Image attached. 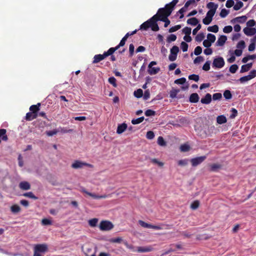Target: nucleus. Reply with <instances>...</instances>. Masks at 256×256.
I'll list each match as a JSON object with an SVG mask.
<instances>
[{
  "label": "nucleus",
  "instance_id": "34",
  "mask_svg": "<svg viewBox=\"0 0 256 256\" xmlns=\"http://www.w3.org/2000/svg\"><path fill=\"white\" fill-rule=\"evenodd\" d=\"M22 195L24 196L30 198L34 200H37L38 198L35 196L32 192L24 193Z\"/></svg>",
  "mask_w": 256,
  "mask_h": 256
},
{
  "label": "nucleus",
  "instance_id": "22",
  "mask_svg": "<svg viewBox=\"0 0 256 256\" xmlns=\"http://www.w3.org/2000/svg\"><path fill=\"white\" fill-rule=\"evenodd\" d=\"M206 7H207V8L210 9L209 10H212V11L214 12V14H215L216 12V9L218 7V4H215L213 2H209L206 4Z\"/></svg>",
  "mask_w": 256,
  "mask_h": 256
},
{
  "label": "nucleus",
  "instance_id": "56",
  "mask_svg": "<svg viewBox=\"0 0 256 256\" xmlns=\"http://www.w3.org/2000/svg\"><path fill=\"white\" fill-rule=\"evenodd\" d=\"M146 137L148 140H152L154 137V132L150 130L146 132Z\"/></svg>",
  "mask_w": 256,
  "mask_h": 256
},
{
  "label": "nucleus",
  "instance_id": "7",
  "mask_svg": "<svg viewBox=\"0 0 256 256\" xmlns=\"http://www.w3.org/2000/svg\"><path fill=\"white\" fill-rule=\"evenodd\" d=\"M170 54L168 56V59L171 62L174 61L177 58L178 53L179 52V48L176 46H174L170 49Z\"/></svg>",
  "mask_w": 256,
  "mask_h": 256
},
{
  "label": "nucleus",
  "instance_id": "36",
  "mask_svg": "<svg viewBox=\"0 0 256 256\" xmlns=\"http://www.w3.org/2000/svg\"><path fill=\"white\" fill-rule=\"evenodd\" d=\"M159 20L164 22V27L166 28L170 24V20L168 19V17L165 16L164 18H158Z\"/></svg>",
  "mask_w": 256,
  "mask_h": 256
},
{
  "label": "nucleus",
  "instance_id": "1",
  "mask_svg": "<svg viewBox=\"0 0 256 256\" xmlns=\"http://www.w3.org/2000/svg\"><path fill=\"white\" fill-rule=\"evenodd\" d=\"M48 246L46 244H34L33 256H44V254L48 252Z\"/></svg>",
  "mask_w": 256,
  "mask_h": 256
},
{
  "label": "nucleus",
  "instance_id": "58",
  "mask_svg": "<svg viewBox=\"0 0 256 256\" xmlns=\"http://www.w3.org/2000/svg\"><path fill=\"white\" fill-rule=\"evenodd\" d=\"M202 52V48L200 46H197L194 50V54L196 56L200 55Z\"/></svg>",
  "mask_w": 256,
  "mask_h": 256
},
{
  "label": "nucleus",
  "instance_id": "29",
  "mask_svg": "<svg viewBox=\"0 0 256 256\" xmlns=\"http://www.w3.org/2000/svg\"><path fill=\"white\" fill-rule=\"evenodd\" d=\"M125 44H126V42L124 41V40L122 39L120 44L118 46H116L114 48H110V50H112V52H113V54H114L115 51L118 50L120 46H124Z\"/></svg>",
  "mask_w": 256,
  "mask_h": 256
},
{
  "label": "nucleus",
  "instance_id": "41",
  "mask_svg": "<svg viewBox=\"0 0 256 256\" xmlns=\"http://www.w3.org/2000/svg\"><path fill=\"white\" fill-rule=\"evenodd\" d=\"M143 91L142 89H138L134 92V96L137 98H140L142 96Z\"/></svg>",
  "mask_w": 256,
  "mask_h": 256
},
{
  "label": "nucleus",
  "instance_id": "53",
  "mask_svg": "<svg viewBox=\"0 0 256 256\" xmlns=\"http://www.w3.org/2000/svg\"><path fill=\"white\" fill-rule=\"evenodd\" d=\"M186 82V79L184 78H182L175 80L174 83L178 84H182Z\"/></svg>",
  "mask_w": 256,
  "mask_h": 256
},
{
  "label": "nucleus",
  "instance_id": "64",
  "mask_svg": "<svg viewBox=\"0 0 256 256\" xmlns=\"http://www.w3.org/2000/svg\"><path fill=\"white\" fill-rule=\"evenodd\" d=\"M232 30V28L231 26H227L224 27L223 31L224 33H230Z\"/></svg>",
  "mask_w": 256,
  "mask_h": 256
},
{
  "label": "nucleus",
  "instance_id": "24",
  "mask_svg": "<svg viewBox=\"0 0 256 256\" xmlns=\"http://www.w3.org/2000/svg\"><path fill=\"white\" fill-rule=\"evenodd\" d=\"M40 103H38L36 104L32 105L30 108V110L32 113L38 114V112L40 110Z\"/></svg>",
  "mask_w": 256,
  "mask_h": 256
},
{
  "label": "nucleus",
  "instance_id": "35",
  "mask_svg": "<svg viewBox=\"0 0 256 256\" xmlns=\"http://www.w3.org/2000/svg\"><path fill=\"white\" fill-rule=\"evenodd\" d=\"M144 120V117L142 116L136 119H133L132 120V123L133 124H137L142 122Z\"/></svg>",
  "mask_w": 256,
  "mask_h": 256
},
{
  "label": "nucleus",
  "instance_id": "4",
  "mask_svg": "<svg viewBox=\"0 0 256 256\" xmlns=\"http://www.w3.org/2000/svg\"><path fill=\"white\" fill-rule=\"evenodd\" d=\"M178 2V0H173L172 2L166 4L165 6V7L164 8L166 9V11L167 12L166 16H170V15L171 13L174 9L175 6Z\"/></svg>",
  "mask_w": 256,
  "mask_h": 256
},
{
  "label": "nucleus",
  "instance_id": "59",
  "mask_svg": "<svg viewBox=\"0 0 256 256\" xmlns=\"http://www.w3.org/2000/svg\"><path fill=\"white\" fill-rule=\"evenodd\" d=\"M188 159L181 160L178 161V164L180 166H185L188 164Z\"/></svg>",
  "mask_w": 256,
  "mask_h": 256
},
{
  "label": "nucleus",
  "instance_id": "23",
  "mask_svg": "<svg viewBox=\"0 0 256 256\" xmlns=\"http://www.w3.org/2000/svg\"><path fill=\"white\" fill-rule=\"evenodd\" d=\"M38 114H35L32 112H28L26 114L25 119L26 120L30 121L38 117Z\"/></svg>",
  "mask_w": 256,
  "mask_h": 256
},
{
  "label": "nucleus",
  "instance_id": "62",
  "mask_svg": "<svg viewBox=\"0 0 256 256\" xmlns=\"http://www.w3.org/2000/svg\"><path fill=\"white\" fill-rule=\"evenodd\" d=\"M250 76H249L248 75V76H242V77H241L240 79H239V80L240 82H241V83H243L245 82H247L248 80H250Z\"/></svg>",
  "mask_w": 256,
  "mask_h": 256
},
{
  "label": "nucleus",
  "instance_id": "10",
  "mask_svg": "<svg viewBox=\"0 0 256 256\" xmlns=\"http://www.w3.org/2000/svg\"><path fill=\"white\" fill-rule=\"evenodd\" d=\"M215 14L212 10H208L206 13V16L202 20L203 23L206 25L209 24L212 20V18Z\"/></svg>",
  "mask_w": 256,
  "mask_h": 256
},
{
  "label": "nucleus",
  "instance_id": "12",
  "mask_svg": "<svg viewBox=\"0 0 256 256\" xmlns=\"http://www.w3.org/2000/svg\"><path fill=\"white\" fill-rule=\"evenodd\" d=\"M152 18H154L151 22L150 28L152 31L157 32L160 29L156 22L159 20L158 18H156V16H154Z\"/></svg>",
  "mask_w": 256,
  "mask_h": 256
},
{
  "label": "nucleus",
  "instance_id": "14",
  "mask_svg": "<svg viewBox=\"0 0 256 256\" xmlns=\"http://www.w3.org/2000/svg\"><path fill=\"white\" fill-rule=\"evenodd\" d=\"M154 18L152 17L148 20L144 22L140 25V29L142 30H147L149 28H150L151 22Z\"/></svg>",
  "mask_w": 256,
  "mask_h": 256
},
{
  "label": "nucleus",
  "instance_id": "20",
  "mask_svg": "<svg viewBox=\"0 0 256 256\" xmlns=\"http://www.w3.org/2000/svg\"><path fill=\"white\" fill-rule=\"evenodd\" d=\"M128 128V126L126 123H122L120 124H118L116 130V133L118 134H121L124 132Z\"/></svg>",
  "mask_w": 256,
  "mask_h": 256
},
{
  "label": "nucleus",
  "instance_id": "27",
  "mask_svg": "<svg viewBox=\"0 0 256 256\" xmlns=\"http://www.w3.org/2000/svg\"><path fill=\"white\" fill-rule=\"evenodd\" d=\"M226 118L224 115L218 116L216 118L217 123L220 124L226 123Z\"/></svg>",
  "mask_w": 256,
  "mask_h": 256
},
{
  "label": "nucleus",
  "instance_id": "13",
  "mask_svg": "<svg viewBox=\"0 0 256 256\" xmlns=\"http://www.w3.org/2000/svg\"><path fill=\"white\" fill-rule=\"evenodd\" d=\"M247 18H248L246 16H238V17L235 18H233L231 22L232 24H234L236 22L244 24L246 22Z\"/></svg>",
  "mask_w": 256,
  "mask_h": 256
},
{
  "label": "nucleus",
  "instance_id": "33",
  "mask_svg": "<svg viewBox=\"0 0 256 256\" xmlns=\"http://www.w3.org/2000/svg\"><path fill=\"white\" fill-rule=\"evenodd\" d=\"M190 150V146L189 145L187 144H182L180 146V150L182 152H186L189 151Z\"/></svg>",
  "mask_w": 256,
  "mask_h": 256
},
{
  "label": "nucleus",
  "instance_id": "38",
  "mask_svg": "<svg viewBox=\"0 0 256 256\" xmlns=\"http://www.w3.org/2000/svg\"><path fill=\"white\" fill-rule=\"evenodd\" d=\"M200 206V202L198 200H194L190 204V208L192 210L197 209Z\"/></svg>",
  "mask_w": 256,
  "mask_h": 256
},
{
  "label": "nucleus",
  "instance_id": "47",
  "mask_svg": "<svg viewBox=\"0 0 256 256\" xmlns=\"http://www.w3.org/2000/svg\"><path fill=\"white\" fill-rule=\"evenodd\" d=\"M208 40L211 43H213L216 40V36L212 34H208L207 35Z\"/></svg>",
  "mask_w": 256,
  "mask_h": 256
},
{
  "label": "nucleus",
  "instance_id": "40",
  "mask_svg": "<svg viewBox=\"0 0 256 256\" xmlns=\"http://www.w3.org/2000/svg\"><path fill=\"white\" fill-rule=\"evenodd\" d=\"M208 30L216 33L218 31V26L217 25L209 26L208 28Z\"/></svg>",
  "mask_w": 256,
  "mask_h": 256
},
{
  "label": "nucleus",
  "instance_id": "19",
  "mask_svg": "<svg viewBox=\"0 0 256 256\" xmlns=\"http://www.w3.org/2000/svg\"><path fill=\"white\" fill-rule=\"evenodd\" d=\"M226 40H227V37L226 36H224V35L220 36V38H218L216 42V45L218 46H222L224 44Z\"/></svg>",
  "mask_w": 256,
  "mask_h": 256
},
{
  "label": "nucleus",
  "instance_id": "16",
  "mask_svg": "<svg viewBox=\"0 0 256 256\" xmlns=\"http://www.w3.org/2000/svg\"><path fill=\"white\" fill-rule=\"evenodd\" d=\"M244 32L248 36H252L256 34V29L254 28H245L243 30Z\"/></svg>",
  "mask_w": 256,
  "mask_h": 256
},
{
  "label": "nucleus",
  "instance_id": "26",
  "mask_svg": "<svg viewBox=\"0 0 256 256\" xmlns=\"http://www.w3.org/2000/svg\"><path fill=\"white\" fill-rule=\"evenodd\" d=\"M210 172H217L218 170L222 168V166L218 164H213L210 165Z\"/></svg>",
  "mask_w": 256,
  "mask_h": 256
},
{
  "label": "nucleus",
  "instance_id": "9",
  "mask_svg": "<svg viewBox=\"0 0 256 256\" xmlns=\"http://www.w3.org/2000/svg\"><path fill=\"white\" fill-rule=\"evenodd\" d=\"M156 64V62L155 61L151 62L148 64V72L150 75L156 74H158L160 70V68L152 67L153 66Z\"/></svg>",
  "mask_w": 256,
  "mask_h": 256
},
{
  "label": "nucleus",
  "instance_id": "8",
  "mask_svg": "<svg viewBox=\"0 0 256 256\" xmlns=\"http://www.w3.org/2000/svg\"><path fill=\"white\" fill-rule=\"evenodd\" d=\"M206 158V156H203L192 158L190 162L192 166L195 167L202 164Z\"/></svg>",
  "mask_w": 256,
  "mask_h": 256
},
{
  "label": "nucleus",
  "instance_id": "15",
  "mask_svg": "<svg viewBox=\"0 0 256 256\" xmlns=\"http://www.w3.org/2000/svg\"><path fill=\"white\" fill-rule=\"evenodd\" d=\"M167 12L166 11V9L164 8H160L158 9L156 14L154 16H156V18H164L165 16L168 17L167 16Z\"/></svg>",
  "mask_w": 256,
  "mask_h": 256
},
{
  "label": "nucleus",
  "instance_id": "60",
  "mask_svg": "<svg viewBox=\"0 0 256 256\" xmlns=\"http://www.w3.org/2000/svg\"><path fill=\"white\" fill-rule=\"evenodd\" d=\"M58 132V131L57 130L54 129L52 130L46 131V134L47 136H51L54 134H56Z\"/></svg>",
  "mask_w": 256,
  "mask_h": 256
},
{
  "label": "nucleus",
  "instance_id": "32",
  "mask_svg": "<svg viewBox=\"0 0 256 256\" xmlns=\"http://www.w3.org/2000/svg\"><path fill=\"white\" fill-rule=\"evenodd\" d=\"M10 210L13 213H18L20 211V208L17 204H14L10 207Z\"/></svg>",
  "mask_w": 256,
  "mask_h": 256
},
{
  "label": "nucleus",
  "instance_id": "30",
  "mask_svg": "<svg viewBox=\"0 0 256 256\" xmlns=\"http://www.w3.org/2000/svg\"><path fill=\"white\" fill-rule=\"evenodd\" d=\"M180 92L179 89L172 88L170 92V96L172 98H176L177 94Z\"/></svg>",
  "mask_w": 256,
  "mask_h": 256
},
{
  "label": "nucleus",
  "instance_id": "43",
  "mask_svg": "<svg viewBox=\"0 0 256 256\" xmlns=\"http://www.w3.org/2000/svg\"><path fill=\"white\" fill-rule=\"evenodd\" d=\"M224 96L226 100H230L232 98V95L229 90H226L224 92Z\"/></svg>",
  "mask_w": 256,
  "mask_h": 256
},
{
  "label": "nucleus",
  "instance_id": "44",
  "mask_svg": "<svg viewBox=\"0 0 256 256\" xmlns=\"http://www.w3.org/2000/svg\"><path fill=\"white\" fill-rule=\"evenodd\" d=\"M108 82L112 84L114 88L117 86V84L116 83V80L114 76H112L108 78Z\"/></svg>",
  "mask_w": 256,
  "mask_h": 256
},
{
  "label": "nucleus",
  "instance_id": "55",
  "mask_svg": "<svg viewBox=\"0 0 256 256\" xmlns=\"http://www.w3.org/2000/svg\"><path fill=\"white\" fill-rule=\"evenodd\" d=\"M180 28H181V26L180 25V24L176 25V26H172V28H170L169 29L168 32H173L177 31L178 30L180 29Z\"/></svg>",
  "mask_w": 256,
  "mask_h": 256
},
{
  "label": "nucleus",
  "instance_id": "49",
  "mask_svg": "<svg viewBox=\"0 0 256 256\" xmlns=\"http://www.w3.org/2000/svg\"><path fill=\"white\" fill-rule=\"evenodd\" d=\"M210 61L208 60L204 64L202 70L205 71H208L210 69Z\"/></svg>",
  "mask_w": 256,
  "mask_h": 256
},
{
  "label": "nucleus",
  "instance_id": "37",
  "mask_svg": "<svg viewBox=\"0 0 256 256\" xmlns=\"http://www.w3.org/2000/svg\"><path fill=\"white\" fill-rule=\"evenodd\" d=\"M98 222V219L96 218H94L88 220V224L92 227H94L96 226Z\"/></svg>",
  "mask_w": 256,
  "mask_h": 256
},
{
  "label": "nucleus",
  "instance_id": "45",
  "mask_svg": "<svg viewBox=\"0 0 256 256\" xmlns=\"http://www.w3.org/2000/svg\"><path fill=\"white\" fill-rule=\"evenodd\" d=\"M158 144L160 146H166V142L162 136H159L158 138Z\"/></svg>",
  "mask_w": 256,
  "mask_h": 256
},
{
  "label": "nucleus",
  "instance_id": "2",
  "mask_svg": "<svg viewBox=\"0 0 256 256\" xmlns=\"http://www.w3.org/2000/svg\"><path fill=\"white\" fill-rule=\"evenodd\" d=\"M112 54H113V52H112V50H110V49L109 48L107 52H104L102 54H96L94 57L92 64H97L101 60H104L110 55H112Z\"/></svg>",
  "mask_w": 256,
  "mask_h": 256
},
{
  "label": "nucleus",
  "instance_id": "42",
  "mask_svg": "<svg viewBox=\"0 0 256 256\" xmlns=\"http://www.w3.org/2000/svg\"><path fill=\"white\" fill-rule=\"evenodd\" d=\"M245 47H246L245 42L243 40L240 41L236 44V48H238V49H240V50H242Z\"/></svg>",
  "mask_w": 256,
  "mask_h": 256
},
{
  "label": "nucleus",
  "instance_id": "6",
  "mask_svg": "<svg viewBox=\"0 0 256 256\" xmlns=\"http://www.w3.org/2000/svg\"><path fill=\"white\" fill-rule=\"evenodd\" d=\"M225 64L224 60L222 57H218L214 60L212 66L213 68H222Z\"/></svg>",
  "mask_w": 256,
  "mask_h": 256
},
{
  "label": "nucleus",
  "instance_id": "63",
  "mask_svg": "<svg viewBox=\"0 0 256 256\" xmlns=\"http://www.w3.org/2000/svg\"><path fill=\"white\" fill-rule=\"evenodd\" d=\"M191 30L192 29L190 28L189 27H185L182 29V32L186 34V35H190L191 34Z\"/></svg>",
  "mask_w": 256,
  "mask_h": 256
},
{
  "label": "nucleus",
  "instance_id": "25",
  "mask_svg": "<svg viewBox=\"0 0 256 256\" xmlns=\"http://www.w3.org/2000/svg\"><path fill=\"white\" fill-rule=\"evenodd\" d=\"M199 96L196 93H193L190 96V102L192 103H196L198 102Z\"/></svg>",
  "mask_w": 256,
  "mask_h": 256
},
{
  "label": "nucleus",
  "instance_id": "18",
  "mask_svg": "<svg viewBox=\"0 0 256 256\" xmlns=\"http://www.w3.org/2000/svg\"><path fill=\"white\" fill-rule=\"evenodd\" d=\"M212 101V96L210 94L208 93L206 94L204 98H201L200 102L203 104H208L210 103Z\"/></svg>",
  "mask_w": 256,
  "mask_h": 256
},
{
  "label": "nucleus",
  "instance_id": "48",
  "mask_svg": "<svg viewBox=\"0 0 256 256\" xmlns=\"http://www.w3.org/2000/svg\"><path fill=\"white\" fill-rule=\"evenodd\" d=\"M188 44L184 42H182L180 44V48L184 52L188 51Z\"/></svg>",
  "mask_w": 256,
  "mask_h": 256
},
{
  "label": "nucleus",
  "instance_id": "52",
  "mask_svg": "<svg viewBox=\"0 0 256 256\" xmlns=\"http://www.w3.org/2000/svg\"><path fill=\"white\" fill-rule=\"evenodd\" d=\"M200 77L198 75L192 74L188 76V79L190 80H193L195 82H198L199 80Z\"/></svg>",
  "mask_w": 256,
  "mask_h": 256
},
{
  "label": "nucleus",
  "instance_id": "54",
  "mask_svg": "<svg viewBox=\"0 0 256 256\" xmlns=\"http://www.w3.org/2000/svg\"><path fill=\"white\" fill-rule=\"evenodd\" d=\"M176 39V36L175 34H170L167 38V42H174Z\"/></svg>",
  "mask_w": 256,
  "mask_h": 256
},
{
  "label": "nucleus",
  "instance_id": "39",
  "mask_svg": "<svg viewBox=\"0 0 256 256\" xmlns=\"http://www.w3.org/2000/svg\"><path fill=\"white\" fill-rule=\"evenodd\" d=\"M244 6V4L241 1H238L236 4L234 6V9L235 10H238L240 9Z\"/></svg>",
  "mask_w": 256,
  "mask_h": 256
},
{
  "label": "nucleus",
  "instance_id": "17",
  "mask_svg": "<svg viewBox=\"0 0 256 256\" xmlns=\"http://www.w3.org/2000/svg\"><path fill=\"white\" fill-rule=\"evenodd\" d=\"M90 166V164H89L87 163H86V162H80L79 160H76L72 164V167L74 168L77 169V168H82L83 166Z\"/></svg>",
  "mask_w": 256,
  "mask_h": 256
},
{
  "label": "nucleus",
  "instance_id": "11",
  "mask_svg": "<svg viewBox=\"0 0 256 256\" xmlns=\"http://www.w3.org/2000/svg\"><path fill=\"white\" fill-rule=\"evenodd\" d=\"M82 192H83L85 193L86 194H88V196H91L92 198L94 199L106 198H108V196L107 194H104V195H101V196L97 195L96 194L90 192H88L87 190H82Z\"/></svg>",
  "mask_w": 256,
  "mask_h": 256
},
{
  "label": "nucleus",
  "instance_id": "3",
  "mask_svg": "<svg viewBox=\"0 0 256 256\" xmlns=\"http://www.w3.org/2000/svg\"><path fill=\"white\" fill-rule=\"evenodd\" d=\"M100 228L102 230H112L114 226L108 220H102L100 224Z\"/></svg>",
  "mask_w": 256,
  "mask_h": 256
},
{
  "label": "nucleus",
  "instance_id": "31",
  "mask_svg": "<svg viewBox=\"0 0 256 256\" xmlns=\"http://www.w3.org/2000/svg\"><path fill=\"white\" fill-rule=\"evenodd\" d=\"M152 248L150 246L149 247H138V252H149L152 251Z\"/></svg>",
  "mask_w": 256,
  "mask_h": 256
},
{
  "label": "nucleus",
  "instance_id": "50",
  "mask_svg": "<svg viewBox=\"0 0 256 256\" xmlns=\"http://www.w3.org/2000/svg\"><path fill=\"white\" fill-rule=\"evenodd\" d=\"M238 65L234 64L232 65L230 68V72L232 74H234L238 70Z\"/></svg>",
  "mask_w": 256,
  "mask_h": 256
},
{
  "label": "nucleus",
  "instance_id": "57",
  "mask_svg": "<svg viewBox=\"0 0 256 256\" xmlns=\"http://www.w3.org/2000/svg\"><path fill=\"white\" fill-rule=\"evenodd\" d=\"M222 98V94L218 92L213 94L212 99L214 100H220Z\"/></svg>",
  "mask_w": 256,
  "mask_h": 256
},
{
  "label": "nucleus",
  "instance_id": "21",
  "mask_svg": "<svg viewBox=\"0 0 256 256\" xmlns=\"http://www.w3.org/2000/svg\"><path fill=\"white\" fill-rule=\"evenodd\" d=\"M19 187L22 190H28L30 188V185L28 182L24 181L20 183Z\"/></svg>",
  "mask_w": 256,
  "mask_h": 256
},
{
  "label": "nucleus",
  "instance_id": "28",
  "mask_svg": "<svg viewBox=\"0 0 256 256\" xmlns=\"http://www.w3.org/2000/svg\"><path fill=\"white\" fill-rule=\"evenodd\" d=\"M198 20L196 18H192L187 20V24L192 26H196L198 24Z\"/></svg>",
  "mask_w": 256,
  "mask_h": 256
},
{
  "label": "nucleus",
  "instance_id": "61",
  "mask_svg": "<svg viewBox=\"0 0 256 256\" xmlns=\"http://www.w3.org/2000/svg\"><path fill=\"white\" fill-rule=\"evenodd\" d=\"M228 10L225 8H223L222 10L220 15L222 18H225L228 14Z\"/></svg>",
  "mask_w": 256,
  "mask_h": 256
},
{
  "label": "nucleus",
  "instance_id": "5",
  "mask_svg": "<svg viewBox=\"0 0 256 256\" xmlns=\"http://www.w3.org/2000/svg\"><path fill=\"white\" fill-rule=\"evenodd\" d=\"M140 226L144 228H152L156 230H160L163 229L160 226H155L148 224L142 220H139L138 222Z\"/></svg>",
  "mask_w": 256,
  "mask_h": 256
},
{
  "label": "nucleus",
  "instance_id": "51",
  "mask_svg": "<svg viewBox=\"0 0 256 256\" xmlns=\"http://www.w3.org/2000/svg\"><path fill=\"white\" fill-rule=\"evenodd\" d=\"M144 114L146 116H153L156 114V112L153 110L149 109V110H147L145 112Z\"/></svg>",
  "mask_w": 256,
  "mask_h": 256
},
{
  "label": "nucleus",
  "instance_id": "46",
  "mask_svg": "<svg viewBox=\"0 0 256 256\" xmlns=\"http://www.w3.org/2000/svg\"><path fill=\"white\" fill-rule=\"evenodd\" d=\"M204 38V33H200L198 34L196 36V42H202Z\"/></svg>",
  "mask_w": 256,
  "mask_h": 256
}]
</instances>
